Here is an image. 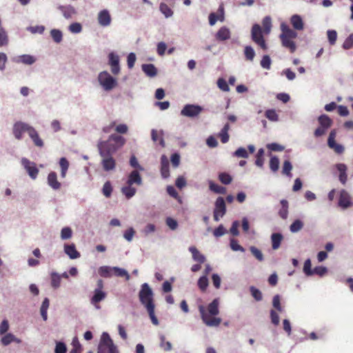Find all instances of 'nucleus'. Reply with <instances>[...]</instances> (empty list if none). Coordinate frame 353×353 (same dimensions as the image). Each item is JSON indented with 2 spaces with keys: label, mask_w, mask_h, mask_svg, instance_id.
<instances>
[{
  "label": "nucleus",
  "mask_w": 353,
  "mask_h": 353,
  "mask_svg": "<svg viewBox=\"0 0 353 353\" xmlns=\"http://www.w3.org/2000/svg\"><path fill=\"white\" fill-rule=\"evenodd\" d=\"M198 286L202 290L205 291L208 286V279L206 276L200 277L198 281Z\"/></svg>",
  "instance_id": "57"
},
{
  "label": "nucleus",
  "mask_w": 353,
  "mask_h": 353,
  "mask_svg": "<svg viewBox=\"0 0 353 353\" xmlns=\"http://www.w3.org/2000/svg\"><path fill=\"white\" fill-rule=\"evenodd\" d=\"M151 137L154 142L159 141V145L164 148L165 147V141L163 138V132H158L157 130H152L151 131Z\"/></svg>",
  "instance_id": "30"
},
{
  "label": "nucleus",
  "mask_w": 353,
  "mask_h": 353,
  "mask_svg": "<svg viewBox=\"0 0 353 353\" xmlns=\"http://www.w3.org/2000/svg\"><path fill=\"white\" fill-rule=\"evenodd\" d=\"M244 54L246 60L252 61L255 57V52L251 46H247L244 49Z\"/></svg>",
  "instance_id": "42"
},
{
  "label": "nucleus",
  "mask_w": 353,
  "mask_h": 353,
  "mask_svg": "<svg viewBox=\"0 0 353 353\" xmlns=\"http://www.w3.org/2000/svg\"><path fill=\"white\" fill-rule=\"evenodd\" d=\"M336 168L339 172V179L342 184L345 185L347 180V166L343 163H338L336 164Z\"/></svg>",
  "instance_id": "24"
},
{
  "label": "nucleus",
  "mask_w": 353,
  "mask_h": 353,
  "mask_svg": "<svg viewBox=\"0 0 353 353\" xmlns=\"http://www.w3.org/2000/svg\"><path fill=\"white\" fill-rule=\"evenodd\" d=\"M142 70L147 76L150 77H154L157 74V70L156 67L152 63L143 64Z\"/></svg>",
  "instance_id": "28"
},
{
  "label": "nucleus",
  "mask_w": 353,
  "mask_h": 353,
  "mask_svg": "<svg viewBox=\"0 0 353 353\" xmlns=\"http://www.w3.org/2000/svg\"><path fill=\"white\" fill-rule=\"evenodd\" d=\"M219 301L218 299H214L207 307V308L200 305L199 311L203 322L209 327H218L221 323V319L216 317L219 314Z\"/></svg>",
  "instance_id": "2"
},
{
  "label": "nucleus",
  "mask_w": 353,
  "mask_h": 353,
  "mask_svg": "<svg viewBox=\"0 0 353 353\" xmlns=\"http://www.w3.org/2000/svg\"><path fill=\"white\" fill-rule=\"evenodd\" d=\"M58 9L62 12L65 19H71L77 14L75 8L70 5L59 6Z\"/></svg>",
  "instance_id": "18"
},
{
  "label": "nucleus",
  "mask_w": 353,
  "mask_h": 353,
  "mask_svg": "<svg viewBox=\"0 0 353 353\" xmlns=\"http://www.w3.org/2000/svg\"><path fill=\"white\" fill-rule=\"evenodd\" d=\"M99 23L102 26H108L111 23V17L108 10H103L98 14Z\"/></svg>",
  "instance_id": "17"
},
{
  "label": "nucleus",
  "mask_w": 353,
  "mask_h": 353,
  "mask_svg": "<svg viewBox=\"0 0 353 353\" xmlns=\"http://www.w3.org/2000/svg\"><path fill=\"white\" fill-rule=\"evenodd\" d=\"M281 209L279 212V216L285 219L288 214V202L287 200L283 199L281 201Z\"/></svg>",
  "instance_id": "36"
},
{
  "label": "nucleus",
  "mask_w": 353,
  "mask_h": 353,
  "mask_svg": "<svg viewBox=\"0 0 353 353\" xmlns=\"http://www.w3.org/2000/svg\"><path fill=\"white\" fill-rule=\"evenodd\" d=\"M106 297V293L101 289H95L94 295L91 298V303L94 305L97 308H99V306L97 305L100 301H103Z\"/></svg>",
  "instance_id": "21"
},
{
  "label": "nucleus",
  "mask_w": 353,
  "mask_h": 353,
  "mask_svg": "<svg viewBox=\"0 0 353 353\" xmlns=\"http://www.w3.org/2000/svg\"><path fill=\"white\" fill-rule=\"evenodd\" d=\"M49 305H50L49 299L48 298H45L42 303V305L41 306V309H40L41 315L45 321H47V319H48L47 311L49 307Z\"/></svg>",
  "instance_id": "35"
},
{
  "label": "nucleus",
  "mask_w": 353,
  "mask_h": 353,
  "mask_svg": "<svg viewBox=\"0 0 353 353\" xmlns=\"http://www.w3.org/2000/svg\"><path fill=\"white\" fill-rule=\"evenodd\" d=\"M140 302L146 309L155 307L153 301V292L148 283L141 285L139 293Z\"/></svg>",
  "instance_id": "4"
},
{
  "label": "nucleus",
  "mask_w": 353,
  "mask_h": 353,
  "mask_svg": "<svg viewBox=\"0 0 353 353\" xmlns=\"http://www.w3.org/2000/svg\"><path fill=\"white\" fill-rule=\"evenodd\" d=\"M98 81L105 91L112 90L117 85L116 79L112 77L107 71H103L99 74Z\"/></svg>",
  "instance_id": "6"
},
{
  "label": "nucleus",
  "mask_w": 353,
  "mask_h": 353,
  "mask_svg": "<svg viewBox=\"0 0 353 353\" xmlns=\"http://www.w3.org/2000/svg\"><path fill=\"white\" fill-rule=\"evenodd\" d=\"M327 39L331 45H334L336 43L337 39V33L335 30H328L327 32Z\"/></svg>",
  "instance_id": "62"
},
{
  "label": "nucleus",
  "mask_w": 353,
  "mask_h": 353,
  "mask_svg": "<svg viewBox=\"0 0 353 353\" xmlns=\"http://www.w3.org/2000/svg\"><path fill=\"white\" fill-rule=\"evenodd\" d=\"M281 30L280 39L282 46L288 49L291 53H294L296 50L294 39L297 37V33L285 23L281 24Z\"/></svg>",
  "instance_id": "3"
},
{
  "label": "nucleus",
  "mask_w": 353,
  "mask_h": 353,
  "mask_svg": "<svg viewBox=\"0 0 353 353\" xmlns=\"http://www.w3.org/2000/svg\"><path fill=\"white\" fill-rule=\"evenodd\" d=\"M61 284V276L56 272L51 273V285L54 288H58Z\"/></svg>",
  "instance_id": "41"
},
{
  "label": "nucleus",
  "mask_w": 353,
  "mask_h": 353,
  "mask_svg": "<svg viewBox=\"0 0 353 353\" xmlns=\"http://www.w3.org/2000/svg\"><path fill=\"white\" fill-rule=\"evenodd\" d=\"M29 137L33 141L35 146L39 148H43L44 145L43 141L41 139V138L39 137V133L37 131L32 127V129H30V131L28 133Z\"/></svg>",
  "instance_id": "20"
},
{
  "label": "nucleus",
  "mask_w": 353,
  "mask_h": 353,
  "mask_svg": "<svg viewBox=\"0 0 353 353\" xmlns=\"http://www.w3.org/2000/svg\"><path fill=\"white\" fill-rule=\"evenodd\" d=\"M59 165L61 168V176L65 178L69 168V162L65 157H61L59 160Z\"/></svg>",
  "instance_id": "34"
},
{
  "label": "nucleus",
  "mask_w": 353,
  "mask_h": 353,
  "mask_svg": "<svg viewBox=\"0 0 353 353\" xmlns=\"http://www.w3.org/2000/svg\"><path fill=\"white\" fill-rule=\"evenodd\" d=\"M64 252L71 259H76L80 257V253L77 250L74 243L70 245L65 244Z\"/></svg>",
  "instance_id": "16"
},
{
  "label": "nucleus",
  "mask_w": 353,
  "mask_h": 353,
  "mask_svg": "<svg viewBox=\"0 0 353 353\" xmlns=\"http://www.w3.org/2000/svg\"><path fill=\"white\" fill-rule=\"evenodd\" d=\"M279 168V160L276 157H271L270 160V168L274 172H276Z\"/></svg>",
  "instance_id": "55"
},
{
  "label": "nucleus",
  "mask_w": 353,
  "mask_h": 353,
  "mask_svg": "<svg viewBox=\"0 0 353 353\" xmlns=\"http://www.w3.org/2000/svg\"><path fill=\"white\" fill-rule=\"evenodd\" d=\"M261 65L263 68L269 70L271 66V59L268 55H264L261 61Z\"/></svg>",
  "instance_id": "59"
},
{
  "label": "nucleus",
  "mask_w": 353,
  "mask_h": 353,
  "mask_svg": "<svg viewBox=\"0 0 353 353\" xmlns=\"http://www.w3.org/2000/svg\"><path fill=\"white\" fill-rule=\"evenodd\" d=\"M161 174L163 179H168L170 176L169 161L165 155L161 158Z\"/></svg>",
  "instance_id": "15"
},
{
  "label": "nucleus",
  "mask_w": 353,
  "mask_h": 353,
  "mask_svg": "<svg viewBox=\"0 0 353 353\" xmlns=\"http://www.w3.org/2000/svg\"><path fill=\"white\" fill-rule=\"evenodd\" d=\"M262 25L263 27V32L265 34H269L272 28V19L271 17L267 16L263 18L262 21Z\"/></svg>",
  "instance_id": "39"
},
{
  "label": "nucleus",
  "mask_w": 353,
  "mask_h": 353,
  "mask_svg": "<svg viewBox=\"0 0 353 353\" xmlns=\"http://www.w3.org/2000/svg\"><path fill=\"white\" fill-rule=\"evenodd\" d=\"M112 270L114 271L116 276L121 277L124 276L126 281L130 279V275L125 270L118 267H114L113 268Z\"/></svg>",
  "instance_id": "45"
},
{
  "label": "nucleus",
  "mask_w": 353,
  "mask_h": 353,
  "mask_svg": "<svg viewBox=\"0 0 353 353\" xmlns=\"http://www.w3.org/2000/svg\"><path fill=\"white\" fill-rule=\"evenodd\" d=\"M98 353H118L112 340L106 332L103 333L101 336Z\"/></svg>",
  "instance_id": "5"
},
{
  "label": "nucleus",
  "mask_w": 353,
  "mask_h": 353,
  "mask_svg": "<svg viewBox=\"0 0 353 353\" xmlns=\"http://www.w3.org/2000/svg\"><path fill=\"white\" fill-rule=\"evenodd\" d=\"M230 130V125L228 123L225 124L222 130H221L219 137L223 143H225L229 141L228 131Z\"/></svg>",
  "instance_id": "33"
},
{
  "label": "nucleus",
  "mask_w": 353,
  "mask_h": 353,
  "mask_svg": "<svg viewBox=\"0 0 353 353\" xmlns=\"http://www.w3.org/2000/svg\"><path fill=\"white\" fill-rule=\"evenodd\" d=\"M102 192H103V195L107 198H109L111 196L112 192V187L111 183L110 181H106L104 183V185L103 186Z\"/></svg>",
  "instance_id": "51"
},
{
  "label": "nucleus",
  "mask_w": 353,
  "mask_h": 353,
  "mask_svg": "<svg viewBox=\"0 0 353 353\" xmlns=\"http://www.w3.org/2000/svg\"><path fill=\"white\" fill-rule=\"evenodd\" d=\"M51 37L56 43H60L62 41V32L57 29H53L50 32Z\"/></svg>",
  "instance_id": "52"
},
{
  "label": "nucleus",
  "mask_w": 353,
  "mask_h": 353,
  "mask_svg": "<svg viewBox=\"0 0 353 353\" xmlns=\"http://www.w3.org/2000/svg\"><path fill=\"white\" fill-rule=\"evenodd\" d=\"M303 227V222L299 219H296L291 224L290 230L292 232L295 233L300 231Z\"/></svg>",
  "instance_id": "43"
},
{
  "label": "nucleus",
  "mask_w": 353,
  "mask_h": 353,
  "mask_svg": "<svg viewBox=\"0 0 353 353\" xmlns=\"http://www.w3.org/2000/svg\"><path fill=\"white\" fill-rule=\"evenodd\" d=\"M189 251L192 253V258L195 261L200 263H203L205 262V257L195 247H190Z\"/></svg>",
  "instance_id": "27"
},
{
  "label": "nucleus",
  "mask_w": 353,
  "mask_h": 353,
  "mask_svg": "<svg viewBox=\"0 0 353 353\" xmlns=\"http://www.w3.org/2000/svg\"><path fill=\"white\" fill-rule=\"evenodd\" d=\"M250 250L252 254L259 261L264 260L263 254L261 251L254 246H251Z\"/></svg>",
  "instance_id": "47"
},
{
  "label": "nucleus",
  "mask_w": 353,
  "mask_h": 353,
  "mask_svg": "<svg viewBox=\"0 0 353 353\" xmlns=\"http://www.w3.org/2000/svg\"><path fill=\"white\" fill-rule=\"evenodd\" d=\"M21 163L30 178L35 179L39 174V169L37 168L36 163L26 158L22 159Z\"/></svg>",
  "instance_id": "11"
},
{
  "label": "nucleus",
  "mask_w": 353,
  "mask_h": 353,
  "mask_svg": "<svg viewBox=\"0 0 353 353\" xmlns=\"http://www.w3.org/2000/svg\"><path fill=\"white\" fill-rule=\"evenodd\" d=\"M250 292L256 301H261L263 298L261 292L256 288L250 287Z\"/></svg>",
  "instance_id": "60"
},
{
  "label": "nucleus",
  "mask_w": 353,
  "mask_h": 353,
  "mask_svg": "<svg viewBox=\"0 0 353 353\" xmlns=\"http://www.w3.org/2000/svg\"><path fill=\"white\" fill-rule=\"evenodd\" d=\"M265 115L271 121H279V115L274 109H269L265 111Z\"/></svg>",
  "instance_id": "44"
},
{
  "label": "nucleus",
  "mask_w": 353,
  "mask_h": 353,
  "mask_svg": "<svg viewBox=\"0 0 353 353\" xmlns=\"http://www.w3.org/2000/svg\"><path fill=\"white\" fill-rule=\"evenodd\" d=\"M292 169V165L290 161L286 160L283 163L282 173L285 175L291 176V170Z\"/></svg>",
  "instance_id": "56"
},
{
  "label": "nucleus",
  "mask_w": 353,
  "mask_h": 353,
  "mask_svg": "<svg viewBox=\"0 0 353 353\" xmlns=\"http://www.w3.org/2000/svg\"><path fill=\"white\" fill-rule=\"evenodd\" d=\"M209 188H210V190H212V192H214L215 193L224 194L226 192L225 188L219 185L216 184L215 183H214L213 181L209 182Z\"/></svg>",
  "instance_id": "38"
},
{
  "label": "nucleus",
  "mask_w": 353,
  "mask_h": 353,
  "mask_svg": "<svg viewBox=\"0 0 353 353\" xmlns=\"http://www.w3.org/2000/svg\"><path fill=\"white\" fill-rule=\"evenodd\" d=\"M127 183L129 185H132L134 183L137 185L141 184L142 179L137 170H134L130 174Z\"/></svg>",
  "instance_id": "25"
},
{
  "label": "nucleus",
  "mask_w": 353,
  "mask_h": 353,
  "mask_svg": "<svg viewBox=\"0 0 353 353\" xmlns=\"http://www.w3.org/2000/svg\"><path fill=\"white\" fill-rule=\"evenodd\" d=\"M226 212L225 201L223 197H218L215 201V207L214 210V220L219 221L220 217H223Z\"/></svg>",
  "instance_id": "8"
},
{
  "label": "nucleus",
  "mask_w": 353,
  "mask_h": 353,
  "mask_svg": "<svg viewBox=\"0 0 353 353\" xmlns=\"http://www.w3.org/2000/svg\"><path fill=\"white\" fill-rule=\"evenodd\" d=\"M55 353H66L67 348L65 343L62 342H57L55 347Z\"/></svg>",
  "instance_id": "64"
},
{
  "label": "nucleus",
  "mask_w": 353,
  "mask_h": 353,
  "mask_svg": "<svg viewBox=\"0 0 353 353\" xmlns=\"http://www.w3.org/2000/svg\"><path fill=\"white\" fill-rule=\"evenodd\" d=\"M108 63L111 68V72L113 74L117 75L120 72L119 57L114 52H110L108 54Z\"/></svg>",
  "instance_id": "12"
},
{
  "label": "nucleus",
  "mask_w": 353,
  "mask_h": 353,
  "mask_svg": "<svg viewBox=\"0 0 353 353\" xmlns=\"http://www.w3.org/2000/svg\"><path fill=\"white\" fill-rule=\"evenodd\" d=\"M159 8L161 12L165 16V17H171L173 14V12L170 8L164 3H161L160 4Z\"/></svg>",
  "instance_id": "54"
},
{
  "label": "nucleus",
  "mask_w": 353,
  "mask_h": 353,
  "mask_svg": "<svg viewBox=\"0 0 353 353\" xmlns=\"http://www.w3.org/2000/svg\"><path fill=\"white\" fill-rule=\"evenodd\" d=\"M32 126L28 123L18 121L13 125V134L17 140H21L23 137V134L27 132L28 134L32 129Z\"/></svg>",
  "instance_id": "9"
},
{
  "label": "nucleus",
  "mask_w": 353,
  "mask_h": 353,
  "mask_svg": "<svg viewBox=\"0 0 353 353\" xmlns=\"http://www.w3.org/2000/svg\"><path fill=\"white\" fill-rule=\"evenodd\" d=\"M335 138L336 131L333 130L330 132L329 134L327 139V145L331 149L334 150L336 153L341 154L344 151V148L343 145L336 143Z\"/></svg>",
  "instance_id": "13"
},
{
  "label": "nucleus",
  "mask_w": 353,
  "mask_h": 353,
  "mask_svg": "<svg viewBox=\"0 0 353 353\" xmlns=\"http://www.w3.org/2000/svg\"><path fill=\"white\" fill-rule=\"evenodd\" d=\"M264 150L263 148H261L259 150L256 155V161L255 164L261 168L264 163Z\"/></svg>",
  "instance_id": "48"
},
{
  "label": "nucleus",
  "mask_w": 353,
  "mask_h": 353,
  "mask_svg": "<svg viewBox=\"0 0 353 353\" xmlns=\"http://www.w3.org/2000/svg\"><path fill=\"white\" fill-rule=\"evenodd\" d=\"M252 39L263 50L268 49L267 44L263 36V31L259 24H254L252 28Z\"/></svg>",
  "instance_id": "7"
},
{
  "label": "nucleus",
  "mask_w": 353,
  "mask_h": 353,
  "mask_svg": "<svg viewBox=\"0 0 353 353\" xmlns=\"http://www.w3.org/2000/svg\"><path fill=\"white\" fill-rule=\"evenodd\" d=\"M291 24L293 28L296 30H302L304 28L303 19L299 15L294 14L291 17L290 19Z\"/></svg>",
  "instance_id": "26"
},
{
  "label": "nucleus",
  "mask_w": 353,
  "mask_h": 353,
  "mask_svg": "<svg viewBox=\"0 0 353 353\" xmlns=\"http://www.w3.org/2000/svg\"><path fill=\"white\" fill-rule=\"evenodd\" d=\"M48 184L53 190H59L61 188V184L57 179V173L54 172H50L48 175Z\"/></svg>",
  "instance_id": "19"
},
{
  "label": "nucleus",
  "mask_w": 353,
  "mask_h": 353,
  "mask_svg": "<svg viewBox=\"0 0 353 353\" xmlns=\"http://www.w3.org/2000/svg\"><path fill=\"white\" fill-rule=\"evenodd\" d=\"M203 110V108L198 105L187 104L181 111V114L188 117L198 116Z\"/></svg>",
  "instance_id": "10"
},
{
  "label": "nucleus",
  "mask_w": 353,
  "mask_h": 353,
  "mask_svg": "<svg viewBox=\"0 0 353 353\" xmlns=\"http://www.w3.org/2000/svg\"><path fill=\"white\" fill-rule=\"evenodd\" d=\"M351 205V199L348 192L345 190H342L340 192L339 205L343 208H347Z\"/></svg>",
  "instance_id": "14"
},
{
  "label": "nucleus",
  "mask_w": 353,
  "mask_h": 353,
  "mask_svg": "<svg viewBox=\"0 0 353 353\" xmlns=\"http://www.w3.org/2000/svg\"><path fill=\"white\" fill-rule=\"evenodd\" d=\"M69 30L72 33H79L82 30V26L79 23H73L70 25Z\"/></svg>",
  "instance_id": "63"
},
{
  "label": "nucleus",
  "mask_w": 353,
  "mask_h": 353,
  "mask_svg": "<svg viewBox=\"0 0 353 353\" xmlns=\"http://www.w3.org/2000/svg\"><path fill=\"white\" fill-rule=\"evenodd\" d=\"M72 236V230L69 227H65L61 230V238L63 240L69 239Z\"/></svg>",
  "instance_id": "53"
},
{
  "label": "nucleus",
  "mask_w": 353,
  "mask_h": 353,
  "mask_svg": "<svg viewBox=\"0 0 353 353\" xmlns=\"http://www.w3.org/2000/svg\"><path fill=\"white\" fill-rule=\"evenodd\" d=\"M160 347L166 352L170 351L172 348L171 343L166 341L164 335L160 336Z\"/></svg>",
  "instance_id": "40"
},
{
  "label": "nucleus",
  "mask_w": 353,
  "mask_h": 353,
  "mask_svg": "<svg viewBox=\"0 0 353 353\" xmlns=\"http://www.w3.org/2000/svg\"><path fill=\"white\" fill-rule=\"evenodd\" d=\"M231 32L228 28L225 26L221 27L216 34V39L218 41H225L230 38Z\"/></svg>",
  "instance_id": "23"
},
{
  "label": "nucleus",
  "mask_w": 353,
  "mask_h": 353,
  "mask_svg": "<svg viewBox=\"0 0 353 353\" xmlns=\"http://www.w3.org/2000/svg\"><path fill=\"white\" fill-rule=\"evenodd\" d=\"M219 14H217L214 12H212L209 15V23L210 26H214L218 20L221 21H224V12L223 6H220L219 8Z\"/></svg>",
  "instance_id": "22"
},
{
  "label": "nucleus",
  "mask_w": 353,
  "mask_h": 353,
  "mask_svg": "<svg viewBox=\"0 0 353 353\" xmlns=\"http://www.w3.org/2000/svg\"><path fill=\"white\" fill-rule=\"evenodd\" d=\"M1 343L3 345H8L12 342L21 343V340L16 338L12 334L8 333L1 338Z\"/></svg>",
  "instance_id": "32"
},
{
  "label": "nucleus",
  "mask_w": 353,
  "mask_h": 353,
  "mask_svg": "<svg viewBox=\"0 0 353 353\" xmlns=\"http://www.w3.org/2000/svg\"><path fill=\"white\" fill-rule=\"evenodd\" d=\"M283 235L280 233H273L271 236L272 248L273 250L279 248L283 240Z\"/></svg>",
  "instance_id": "29"
},
{
  "label": "nucleus",
  "mask_w": 353,
  "mask_h": 353,
  "mask_svg": "<svg viewBox=\"0 0 353 353\" xmlns=\"http://www.w3.org/2000/svg\"><path fill=\"white\" fill-rule=\"evenodd\" d=\"M318 121L319 125L329 129L332 125V120L326 114H322L319 117Z\"/></svg>",
  "instance_id": "31"
},
{
  "label": "nucleus",
  "mask_w": 353,
  "mask_h": 353,
  "mask_svg": "<svg viewBox=\"0 0 353 353\" xmlns=\"http://www.w3.org/2000/svg\"><path fill=\"white\" fill-rule=\"evenodd\" d=\"M19 61L26 65H31L35 62V58L29 54H24L19 57Z\"/></svg>",
  "instance_id": "49"
},
{
  "label": "nucleus",
  "mask_w": 353,
  "mask_h": 353,
  "mask_svg": "<svg viewBox=\"0 0 353 353\" xmlns=\"http://www.w3.org/2000/svg\"><path fill=\"white\" fill-rule=\"evenodd\" d=\"M352 47H353V34H351L343 42V48L345 50H349V49H351Z\"/></svg>",
  "instance_id": "61"
},
{
  "label": "nucleus",
  "mask_w": 353,
  "mask_h": 353,
  "mask_svg": "<svg viewBox=\"0 0 353 353\" xmlns=\"http://www.w3.org/2000/svg\"><path fill=\"white\" fill-rule=\"evenodd\" d=\"M219 179L220 180V181L225 184V185H228L230 184L232 181V176L226 173V172H221L219 174Z\"/></svg>",
  "instance_id": "50"
},
{
  "label": "nucleus",
  "mask_w": 353,
  "mask_h": 353,
  "mask_svg": "<svg viewBox=\"0 0 353 353\" xmlns=\"http://www.w3.org/2000/svg\"><path fill=\"white\" fill-rule=\"evenodd\" d=\"M312 264L310 259H307L303 265V272L307 276L313 275V270H312Z\"/></svg>",
  "instance_id": "58"
},
{
  "label": "nucleus",
  "mask_w": 353,
  "mask_h": 353,
  "mask_svg": "<svg viewBox=\"0 0 353 353\" xmlns=\"http://www.w3.org/2000/svg\"><path fill=\"white\" fill-rule=\"evenodd\" d=\"M125 142V139L117 134L110 135L106 141L98 142L97 148L101 157V164L103 170L109 172L115 169L117 163L112 155L121 148Z\"/></svg>",
  "instance_id": "1"
},
{
  "label": "nucleus",
  "mask_w": 353,
  "mask_h": 353,
  "mask_svg": "<svg viewBox=\"0 0 353 353\" xmlns=\"http://www.w3.org/2000/svg\"><path fill=\"white\" fill-rule=\"evenodd\" d=\"M136 192V188L129 185L121 188V192L125 196V197L128 199L132 198L135 194Z\"/></svg>",
  "instance_id": "37"
},
{
  "label": "nucleus",
  "mask_w": 353,
  "mask_h": 353,
  "mask_svg": "<svg viewBox=\"0 0 353 353\" xmlns=\"http://www.w3.org/2000/svg\"><path fill=\"white\" fill-rule=\"evenodd\" d=\"M72 348L70 353H81L82 350L81 345L80 344L78 338L74 337L72 342Z\"/></svg>",
  "instance_id": "46"
}]
</instances>
